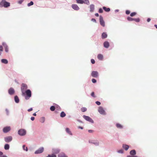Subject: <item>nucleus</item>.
I'll return each instance as SVG.
<instances>
[{
    "label": "nucleus",
    "mask_w": 157,
    "mask_h": 157,
    "mask_svg": "<svg viewBox=\"0 0 157 157\" xmlns=\"http://www.w3.org/2000/svg\"><path fill=\"white\" fill-rule=\"evenodd\" d=\"M10 4L9 2H7L5 0H2L0 2V7H4L7 8L10 6Z\"/></svg>",
    "instance_id": "obj_1"
},
{
    "label": "nucleus",
    "mask_w": 157,
    "mask_h": 157,
    "mask_svg": "<svg viewBox=\"0 0 157 157\" xmlns=\"http://www.w3.org/2000/svg\"><path fill=\"white\" fill-rule=\"evenodd\" d=\"M27 88V86L25 83H22L21 85V90L22 93V95L25 96V91Z\"/></svg>",
    "instance_id": "obj_2"
},
{
    "label": "nucleus",
    "mask_w": 157,
    "mask_h": 157,
    "mask_svg": "<svg viewBox=\"0 0 157 157\" xmlns=\"http://www.w3.org/2000/svg\"><path fill=\"white\" fill-rule=\"evenodd\" d=\"M25 94L26 96L25 97V98L28 100L29 98L31 96V92L30 90H27L25 92Z\"/></svg>",
    "instance_id": "obj_3"
},
{
    "label": "nucleus",
    "mask_w": 157,
    "mask_h": 157,
    "mask_svg": "<svg viewBox=\"0 0 157 157\" xmlns=\"http://www.w3.org/2000/svg\"><path fill=\"white\" fill-rule=\"evenodd\" d=\"M83 118L86 121H88L91 123H93L94 121L93 120L90 118L89 117L86 116V115H83Z\"/></svg>",
    "instance_id": "obj_4"
},
{
    "label": "nucleus",
    "mask_w": 157,
    "mask_h": 157,
    "mask_svg": "<svg viewBox=\"0 0 157 157\" xmlns=\"http://www.w3.org/2000/svg\"><path fill=\"white\" fill-rule=\"evenodd\" d=\"M26 131L24 129H21L18 131V134L20 136H23L25 135Z\"/></svg>",
    "instance_id": "obj_5"
},
{
    "label": "nucleus",
    "mask_w": 157,
    "mask_h": 157,
    "mask_svg": "<svg viewBox=\"0 0 157 157\" xmlns=\"http://www.w3.org/2000/svg\"><path fill=\"white\" fill-rule=\"evenodd\" d=\"M127 19L128 21H134L136 22H139L140 21V19L139 18H133L130 17H128Z\"/></svg>",
    "instance_id": "obj_6"
},
{
    "label": "nucleus",
    "mask_w": 157,
    "mask_h": 157,
    "mask_svg": "<svg viewBox=\"0 0 157 157\" xmlns=\"http://www.w3.org/2000/svg\"><path fill=\"white\" fill-rule=\"evenodd\" d=\"M98 112L101 114L105 115V113L104 110L103 109V108L101 106L99 107L98 109Z\"/></svg>",
    "instance_id": "obj_7"
},
{
    "label": "nucleus",
    "mask_w": 157,
    "mask_h": 157,
    "mask_svg": "<svg viewBox=\"0 0 157 157\" xmlns=\"http://www.w3.org/2000/svg\"><path fill=\"white\" fill-rule=\"evenodd\" d=\"M12 137L11 136H8L4 138V140L6 143H9L12 141Z\"/></svg>",
    "instance_id": "obj_8"
},
{
    "label": "nucleus",
    "mask_w": 157,
    "mask_h": 157,
    "mask_svg": "<svg viewBox=\"0 0 157 157\" xmlns=\"http://www.w3.org/2000/svg\"><path fill=\"white\" fill-rule=\"evenodd\" d=\"M100 24L101 25H102L103 27H104L105 26V22L103 20V18L102 17L100 16Z\"/></svg>",
    "instance_id": "obj_9"
},
{
    "label": "nucleus",
    "mask_w": 157,
    "mask_h": 157,
    "mask_svg": "<svg viewBox=\"0 0 157 157\" xmlns=\"http://www.w3.org/2000/svg\"><path fill=\"white\" fill-rule=\"evenodd\" d=\"M44 150V148L43 147L39 148L38 150L36 151L35 152V154H40L42 153Z\"/></svg>",
    "instance_id": "obj_10"
},
{
    "label": "nucleus",
    "mask_w": 157,
    "mask_h": 157,
    "mask_svg": "<svg viewBox=\"0 0 157 157\" xmlns=\"http://www.w3.org/2000/svg\"><path fill=\"white\" fill-rule=\"evenodd\" d=\"M11 129L10 126H7L4 127L3 129V131L4 133H7Z\"/></svg>",
    "instance_id": "obj_11"
},
{
    "label": "nucleus",
    "mask_w": 157,
    "mask_h": 157,
    "mask_svg": "<svg viewBox=\"0 0 157 157\" xmlns=\"http://www.w3.org/2000/svg\"><path fill=\"white\" fill-rule=\"evenodd\" d=\"M8 93L10 95H12L14 94L15 90L13 88L11 87L8 90Z\"/></svg>",
    "instance_id": "obj_12"
},
{
    "label": "nucleus",
    "mask_w": 157,
    "mask_h": 157,
    "mask_svg": "<svg viewBox=\"0 0 157 157\" xmlns=\"http://www.w3.org/2000/svg\"><path fill=\"white\" fill-rule=\"evenodd\" d=\"M91 75L93 77L97 78L98 76V73L96 71H93L92 72Z\"/></svg>",
    "instance_id": "obj_13"
},
{
    "label": "nucleus",
    "mask_w": 157,
    "mask_h": 157,
    "mask_svg": "<svg viewBox=\"0 0 157 157\" xmlns=\"http://www.w3.org/2000/svg\"><path fill=\"white\" fill-rule=\"evenodd\" d=\"M71 7L73 9L76 10H78L79 9L78 6L76 4H72Z\"/></svg>",
    "instance_id": "obj_14"
},
{
    "label": "nucleus",
    "mask_w": 157,
    "mask_h": 157,
    "mask_svg": "<svg viewBox=\"0 0 157 157\" xmlns=\"http://www.w3.org/2000/svg\"><path fill=\"white\" fill-rule=\"evenodd\" d=\"M103 44L104 47L106 48H108L109 45V43L107 41L104 42Z\"/></svg>",
    "instance_id": "obj_15"
},
{
    "label": "nucleus",
    "mask_w": 157,
    "mask_h": 157,
    "mask_svg": "<svg viewBox=\"0 0 157 157\" xmlns=\"http://www.w3.org/2000/svg\"><path fill=\"white\" fill-rule=\"evenodd\" d=\"M60 151V150L58 149H52V152L55 154H57Z\"/></svg>",
    "instance_id": "obj_16"
},
{
    "label": "nucleus",
    "mask_w": 157,
    "mask_h": 157,
    "mask_svg": "<svg viewBox=\"0 0 157 157\" xmlns=\"http://www.w3.org/2000/svg\"><path fill=\"white\" fill-rule=\"evenodd\" d=\"M3 45L4 46L5 48V51L6 52H9V49L8 48L6 44H5L3 43Z\"/></svg>",
    "instance_id": "obj_17"
},
{
    "label": "nucleus",
    "mask_w": 157,
    "mask_h": 157,
    "mask_svg": "<svg viewBox=\"0 0 157 157\" xmlns=\"http://www.w3.org/2000/svg\"><path fill=\"white\" fill-rule=\"evenodd\" d=\"M58 157H67L65 153H61L58 155Z\"/></svg>",
    "instance_id": "obj_18"
},
{
    "label": "nucleus",
    "mask_w": 157,
    "mask_h": 157,
    "mask_svg": "<svg viewBox=\"0 0 157 157\" xmlns=\"http://www.w3.org/2000/svg\"><path fill=\"white\" fill-rule=\"evenodd\" d=\"M94 6L93 5H91L90 6V11L92 12L94 11Z\"/></svg>",
    "instance_id": "obj_19"
},
{
    "label": "nucleus",
    "mask_w": 157,
    "mask_h": 157,
    "mask_svg": "<svg viewBox=\"0 0 157 157\" xmlns=\"http://www.w3.org/2000/svg\"><path fill=\"white\" fill-rule=\"evenodd\" d=\"M14 100L15 102L17 103H18L19 101V99L17 96H15L14 97Z\"/></svg>",
    "instance_id": "obj_20"
},
{
    "label": "nucleus",
    "mask_w": 157,
    "mask_h": 157,
    "mask_svg": "<svg viewBox=\"0 0 157 157\" xmlns=\"http://www.w3.org/2000/svg\"><path fill=\"white\" fill-rule=\"evenodd\" d=\"M136 153V151L134 150H131L130 152V154L132 155H135Z\"/></svg>",
    "instance_id": "obj_21"
},
{
    "label": "nucleus",
    "mask_w": 157,
    "mask_h": 157,
    "mask_svg": "<svg viewBox=\"0 0 157 157\" xmlns=\"http://www.w3.org/2000/svg\"><path fill=\"white\" fill-rule=\"evenodd\" d=\"M123 147L125 150H127L129 147V146L127 145L123 144Z\"/></svg>",
    "instance_id": "obj_22"
},
{
    "label": "nucleus",
    "mask_w": 157,
    "mask_h": 157,
    "mask_svg": "<svg viewBox=\"0 0 157 157\" xmlns=\"http://www.w3.org/2000/svg\"><path fill=\"white\" fill-rule=\"evenodd\" d=\"M107 34L105 33H102L101 35L102 38V39H105L107 37Z\"/></svg>",
    "instance_id": "obj_23"
},
{
    "label": "nucleus",
    "mask_w": 157,
    "mask_h": 157,
    "mask_svg": "<svg viewBox=\"0 0 157 157\" xmlns=\"http://www.w3.org/2000/svg\"><path fill=\"white\" fill-rule=\"evenodd\" d=\"M103 9L106 12H108L110 11V9L109 8H107L105 7L104 6L103 7Z\"/></svg>",
    "instance_id": "obj_24"
},
{
    "label": "nucleus",
    "mask_w": 157,
    "mask_h": 157,
    "mask_svg": "<svg viewBox=\"0 0 157 157\" xmlns=\"http://www.w3.org/2000/svg\"><path fill=\"white\" fill-rule=\"evenodd\" d=\"M1 62L5 64H7L8 63V60L6 59H1Z\"/></svg>",
    "instance_id": "obj_25"
},
{
    "label": "nucleus",
    "mask_w": 157,
    "mask_h": 157,
    "mask_svg": "<svg viewBox=\"0 0 157 157\" xmlns=\"http://www.w3.org/2000/svg\"><path fill=\"white\" fill-rule=\"evenodd\" d=\"M98 58L99 59L102 60L103 58V56L101 54H98Z\"/></svg>",
    "instance_id": "obj_26"
},
{
    "label": "nucleus",
    "mask_w": 157,
    "mask_h": 157,
    "mask_svg": "<svg viewBox=\"0 0 157 157\" xmlns=\"http://www.w3.org/2000/svg\"><path fill=\"white\" fill-rule=\"evenodd\" d=\"M66 115L65 113L64 112H62L60 114V116L61 117H63Z\"/></svg>",
    "instance_id": "obj_27"
},
{
    "label": "nucleus",
    "mask_w": 157,
    "mask_h": 157,
    "mask_svg": "<svg viewBox=\"0 0 157 157\" xmlns=\"http://www.w3.org/2000/svg\"><path fill=\"white\" fill-rule=\"evenodd\" d=\"M10 148V146L8 144H6L4 146V149L6 150H8Z\"/></svg>",
    "instance_id": "obj_28"
},
{
    "label": "nucleus",
    "mask_w": 157,
    "mask_h": 157,
    "mask_svg": "<svg viewBox=\"0 0 157 157\" xmlns=\"http://www.w3.org/2000/svg\"><path fill=\"white\" fill-rule=\"evenodd\" d=\"M45 120V118L44 117H41L40 119V121L42 123H43L44 122Z\"/></svg>",
    "instance_id": "obj_29"
},
{
    "label": "nucleus",
    "mask_w": 157,
    "mask_h": 157,
    "mask_svg": "<svg viewBox=\"0 0 157 157\" xmlns=\"http://www.w3.org/2000/svg\"><path fill=\"white\" fill-rule=\"evenodd\" d=\"M66 132L70 135H72L71 133L68 128H66Z\"/></svg>",
    "instance_id": "obj_30"
},
{
    "label": "nucleus",
    "mask_w": 157,
    "mask_h": 157,
    "mask_svg": "<svg viewBox=\"0 0 157 157\" xmlns=\"http://www.w3.org/2000/svg\"><path fill=\"white\" fill-rule=\"evenodd\" d=\"M91 143L97 146L99 145V142L98 141H94Z\"/></svg>",
    "instance_id": "obj_31"
},
{
    "label": "nucleus",
    "mask_w": 157,
    "mask_h": 157,
    "mask_svg": "<svg viewBox=\"0 0 157 157\" xmlns=\"http://www.w3.org/2000/svg\"><path fill=\"white\" fill-rule=\"evenodd\" d=\"M83 3H85L87 5H89V2L88 0H82Z\"/></svg>",
    "instance_id": "obj_32"
},
{
    "label": "nucleus",
    "mask_w": 157,
    "mask_h": 157,
    "mask_svg": "<svg viewBox=\"0 0 157 157\" xmlns=\"http://www.w3.org/2000/svg\"><path fill=\"white\" fill-rule=\"evenodd\" d=\"M46 157H56V156L54 154H53L51 155H48Z\"/></svg>",
    "instance_id": "obj_33"
},
{
    "label": "nucleus",
    "mask_w": 157,
    "mask_h": 157,
    "mask_svg": "<svg viewBox=\"0 0 157 157\" xmlns=\"http://www.w3.org/2000/svg\"><path fill=\"white\" fill-rule=\"evenodd\" d=\"M116 126L117 128H121L123 127L122 125L119 124H116Z\"/></svg>",
    "instance_id": "obj_34"
},
{
    "label": "nucleus",
    "mask_w": 157,
    "mask_h": 157,
    "mask_svg": "<svg viewBox=\"0 0 157 157\" xmlns=\"http://www.w3.org/2000/svg\"><path fill=\"white\" fill-rule=\"evenodd\" d=\"M81 111L83 112H86L87 110V109L86 108L82 107L81 109Z\"/></svg>",
    "instance_id": "obj_35"
},
{
    "label": "nucleus",
    "mask_w": 157,
    "mask_h": 157,
    "mask_svg": "<svg viewBox=\"0 0 157 157\" xmlns=\"http://www.w3.org/2000/svg\"><path fill=\"white\" fill-rule=\"evenodd\" d=\"M76 2L78 3L79 4H83V2L82 0H76Z\"/></svg>",
    "instance_id": "obj_36"
},
{
    "label": "nucleus",
    "mask_w": 157,
    "mask_h": 157,
    "mask_svg": "<svg viewBox=\"0 0 157 157\" xmlns=\"http://www.w3.org/2000/svg\"><path fill=\"white\" fill-rule=\"evenodd\" d=\"M50 109L52 111H54L55 109V107L54 106H52L50 107Z\"/></svg>",
    "instance_id": "obj_37"
},
{
    "label": "nucleus",
    "mask_w": 157,
    "mask_h": 157,
    "mask_svg": "<svg viewBox=\"0 0 157 157\" xmlns=\"http://www.w3.org/2000/svg\"><path fill=\"white\" fill-rule=\"evenodd\" d=\"M136 14V13L135 12L132 13H131L130 15L131 17H133Z\"/></svg>",
    "instance_id": "obj_38"
},
{
    "label": "nucleus",
    "mask_w": 157,
    "mask_h": 157,
    "mask_svg": "<svg viewBox=\"0 0 157 157\" xmlns=\"http://www.w3.org/2000/svg\"><path fill=\"white\" fill-rule=\"evenodd\" d=\"M23 149L24 150H25L27 151L28 150V149L27 147H25V145H23Z\"/></svg>",
    "instance_id": "obj_39"
},
{
    "label": "nucleus",
    "mask_w": 157,
    "mask_h": 157,
    "mask_svg": "<svg viewBox=\"0 0 157 157\" xmlns=\"http://www.w3.org/2000/svg\"><path fill=\"white\" fill-rule=\"evenodd\" d=\"M3 50V48L2 46H0V55H1V52H2Z\"/></svg>",
    "instance_id": "obj_40"
},
{
    "label": "nucleus",
    "mask_w": 157,
    "mask_h": 157,
    "mask_svg": "<svg viewBox=\"0 0 157 157\" xmlns=\"http://www.w3.org/2000/svg\"><path fill=\"white\" fill-rule=\"evenodd\" d=\"M33 4V2L32 1H31L30 3L28 4V6H29Z\"/></svg>",
    "instance_id": "obj_41"
},
{
    "label": "nucleus",
    "mask_w": 157,
    "mask_h": 157,
    "mask_svg": "<svg viewBox=\"0 0 157 157\" xmlns=\"http://www.w3.org/2000/svg\"><path fill=\"white\" fill-rule=\"evenodd\" d=\"M91 96L94 98H95L96 97L94 93V92H92L91 93Z\"/></svg>",
    "instance_id": "obj_42"
},
{
    "label": "nucleus",
    "mask_w": 157,
    "mask_h": 157,
    "mask_svg": "<svg viewBox=\"0 0 157 157\" xmlns=\"http://www.w3.org/2000/svg\"><path fill=\"white\" fill-rule=\"evenodd\" d=\"M99 12L100 13H101L103 12V11L101 8H100L99 10Z\"/></svg>",
    "instance_id": "obj_43"
},
{
    "label": "nucleus",
    "mask_w": 157,
    "mask_h": 157,
    "mask_svg": "<svg viewBox=\"0 0 157 157\" xmlns=\"http://www.w3.org/2000/svg\"><path fill=\"white\" fill-rule=\"evenodd\" d=\"M123 150H120L118 151V152L119 153H123Z\"/></svg>",
    "instance_id": "obj_44"
},
{
    "label": "nucleus",
    "mask_w": 157,
    "mask_h": 157,
    "mask_svg": "<svg viewBox=\"0 0 157 157\" xmlns=\"http://www.w3.org/2000/svg\"><path fill=\"white\" fill-rule=\"evenodd\" d=\"M91 63L92 64H94L95 63V61L93 59H91Z\"/></svg>",
    "instance_id": "obj_45"
},
{
    "label": "nucleus",
    "mask_w": 157,
    "mask_h": 157,
    "mask_svg": "<svg viewBox=\"0 0 157 157\" xmlns=\"http://www.w3.org/2000/svg\"><path fill=\"white\" fill-rule=\"evenodd\" d=\"M92 82L94 83H95L96 82V80L95 79H92Z\"/></svg>",
    "instance_id": "obj_46"
},
{
    "label": "nucleus",
    "mask_w": 157,
    "mask_h": 157,
    "mask_svg": "<svg viewBox=\"0 0 157 157\" xmlns=\"http://www.w3.org/2000/svg\"><path fill=\"white\" fill-rule=\"evenodd\" d=\"M130 13V11L128 10H127L126 11V13L127 14H129Z\"/></svg>",
    "instance_id": "obj_47"
},
{
    "label": "nucleus",
    "mask_w": 157,
    "mask_h": 157,
    "mask_svg": "<svg viewBox=\"0 0 157 157\" xmlns=\"http://www.w3.org/2000/svg\"><path fill=\"white\" fill-rule=\"evenodd\" d=\"M96 103L98 105H100L101 104V103L98 101H96Z\"/></svg>",
    "instance_id": "obj_48"
},
{
    "label": "nucleus",
    "mask_w": 157,
    "mask_h": 157,
    "mask_svg": "<svg viewBox=\"0 0 157 157\" xmlns=\"http://www.w3.org/2000/svg\"><path fill=\"white\" fill-rule=\"evenodd\" d=\"M23 0H20L18 2V3L19 4H21L22 3V2H23Z\"/></svg>",
    "instance_id": "obj_49"
},
{
    "label": "nucleus",
    "mask_w": 157,
    "mask_h": 157,
    "mask_svg": "<svg viewBox=\"0 0 157 157\" xmlns=\"http://www.w3.org/2000/svg\"><path fill=\"white\" fill-rule=\"evenodd\" d=\"M94 131L91 130H88V132L89 133H93V132Z\"/></svg>",
    "instance_id": "obj_50"
},
{
    "label": "nucleus",
    "mask_w": 157,
    "mask_h": 157,
    "mask_svg": "<svg viewBox=\"0 0 157 157\" xmlns=\"http://www.w3.org/2000/svg\"><path fill=\"white\" fill-rule=\"evenodd\" d=\"M31 120H32V121H33L35 119V117H31Z\"/></svg>",
    "instance_id": "obj_51"
},
{
    "label": "nucleus",
    "mask_w": 157,
    "mask_h": 157,
    "mask_svg": "<svg viewBox=\"0 0 157 157\" xmlns=\"http://www.w3.org/2000/svg\"><path fill=\"white\" fill-rule=\"evenodd\" d=\"M32 110H33V108H31L28 109V112H30L31 111H32Z\"/></svg>",
    "instance_id": "obj_52"
},
{
    "label": "nucleus",
    "mask_w": 157,
    "mask_h": 157,
    "mask_svg": "<svg viewBox=\"0 0 157 157\" xmlns=\"http://www.w3.org/2000/svg\"><path fill=\"white\" fill-rule=\"evenodd\" d=\"M91 21H94V22H96V20H95V19H94V18H92L91 19Z\"/></svg>",
    "instance_id": "obj_53"
},
{
    "label": "nucleus",
    "mask_w": 157,
    "mask_h": 157,
    "mask_svg": "<svg viewBox=\"0 0 157 157\" xmlns=\"http://www.w3.org/2000/svg\"><path fill=\"white\" fill-rule=\"evenodd\" d=\"M3 154V152L2 151H0V156H1Z\"/></svg>",
    "instance_id": "obj_54"
},
{
    "label": "nucleus",
    "mask_w": 157,
    "mask_h": 157,
    "mask_svg": "<svg viewBox=\"0 0 157 157\" xmlns=\"http://www.w3.org/2000/svg\"><path fill=\"white\" fill-rule=\"evenodd\" d=\"M151 19L150 18H148L147 20V22H149V21H151Z\"/></svg>",
    "instance_id": "obj_55"
},
{
    "label": "nucleus",
    "mask_w": 157,
    "mask_h": 157,
    "mask_svg": "<svg viewBox=\"0 0 157 157\" xmlns=\"http://www.w3.org/2000/svg\"><path fill=\"white\" fill-rule=\"evenodd\" d=\"M95 16L96 17H98L99 14L98 13H96L95 14Z\"/></svg>",
    "instance_id": "obj_56"
},
{
    "label": "nucleus",
    "mask_w": 157,
    "mask_h": 157,
    "mask_svg": "<svg viewBox=\"0 0 157 157\" xmlns=\"http://www.w3.org/2000/svg\"><path fill=\"white\" fill-rule=\"evenodd\" d=\"M78 128H80V129H83V127H81V126H79V127H78Z\"/></svg>",
    "instance_id": "obj_57"
},
{
    "label": "nucleus",
    "mask_w": 157,
    "mask_h": 157,
    "mask_svg": "<svg viewBox=\"0 0 157 157\" xmlns=\"http://www.w3.org/2000/svg\"><path fill=\"white\" fill-rule=\"evenodd\" d=\"M0 157H7V156L5 155H3L1 156H0Z\"/></svg>",
    "instance_id": "obj_58"
},
{
    "label": "nucleus",
    "mask_w": 157,
    "mask_h": 157,
    "mask_svg": "<svg viewBox=\"0 0 157 157\" xmlns=\"http://www.w3.org/2000/svg\"><path fill=\"white\" fill-rule=\"evenodd\" d=\"M36 113H33V116H36Z\"/></svg>",
    "instance_id": "obj_59"
},
{
    "label": "nucleus",
    "mask_w": 157,
    "mask_h": 157,
    "mask_svg": "<svg viewBox=\"0 0 157 157\" xmlns=\"http://www.w3.org/2000/svg\"><path fill=\"white\" fill-rule=\"evenodd\" d=\"M155 27H156V29H157V25H155Z\"/></svg>",
    "instance_id": "obj_60"
},
{
    "label": "nucleus",
    "mask_w": 157,
    "mask_h": 157,
    "mask_svg": "<svg viewBox=\"0 0 157 157\" xmlns=\"http://www.w3.org/2000/svg\"><path fill=\"white\" fill-rule=\"evenodd\" d=\"M6 111L7 112V113H8V110H7V109H6Z\"/></svg>",
    "instance_id": "obj_61"
},
{
    "label": "nucleus",
    "mask_w": 157,
    "mask_h": 157,
    "mask_svg": "<svg viewBox=\"0 0 157 157\" xmlns=\"http://www.w3.org/2000/svg\"><path fill=\"white\" fill-rule=\"evenodd\" d=\"M127 157H131L130 156H127Z\"/></svg>",
    "instance_id": "obj_62"
}]
</instances>
